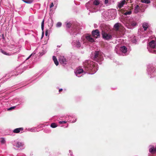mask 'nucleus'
Listing matches in <instances>:
<instances>
[{
  "instance_id": "a19ab883",
  "label": "nucleus",
  "mask_w": 156,
  "mask_h": 156,
  "mask_svg": "<svg viewBox=\"0 0 156 156\" xmlns=\"http://www.w3.org/2000/svg\"><path fill=\"white\" fill-rule=\"evenodd\" d=\"M154 5L155 6V7H156V0H155V2H154Z\"/></svg>"
},
{
  "instance_id": "9d476101",
  "label": "nucleus",
  "mask_w": 156,
  "mask_h": 156,
  "mask_svg": "<svg viewBox=\"0 0 156 156\" xmlns=\"http://www.w3.org/2000/svg\"><path fill=\"white\" fill-rule=\"evenodd\" d=\"M126 2L125 0H123L121 1L119 3L118 5V7L119 9H120L123 6V5H124Z\"/></svg>"
},
{
  "instance_id": "6e6552de",
  "label": "nucleus",
  "mask_w": 156,
  "mask_h": 156,
  "mask_svg": "<svg viewBox=\"0 0 156 156\" xmlns=\"http://www.w3.org/2000/svg\"><path fill=\"white\" fill-rule=\"evenodd\" d=\"M59 61L62 64H66V59L64 57L61 56L59 58Z\"/></svg>"
},
{
  "instance_id": "c85d7f7f",
  "label": "nucleus",
  "mask_w": 156,
  "mask_h": 156,
  "mask_svg": "<svg viewBox=\"0 0 156 156\" xmlns=\"http://www.w3.org/2000/svg\"><path fill=\"white\" fill-rule=\"evenodd\" d=\"M1 142L2 144H4L5 143V140L3 138H1Z\"/></svg>"
},
{
  "instance_id": "0eeeda50",
  "label": "nucleus",
  "mask_w": 156,
  "mask_h": 156,
  "mask_svg": "<svg viewBox=\"0 0 156 156\" xmlns=\"http://www.w3.org/2000/svg\"><path fill=\"white\" fill-rule=\"evenodd\" d=\"M149 45L151 49H154L156 46V42L154 40H152L149 43Z\"/></svg>"
},
{
  "instance_id": "393cba45",
  "label": "nucleus",
  "mask_w": 156,
  "mask_h": 156,
  "mask_svg": "<svg viewBox=\"0 0 156 156\" xmlns=\"http://www.w3.org/2000/svg\"><path fill=\"white\" fill-rule=\"evenodd\" d=\"M1 51L2 52V53L3 54H4L7 55H9V53H6L5 51H4L3 50H2V49H1Z\"/></svg>"
},
{
  "instance_id": "412c9836",
  "label": "nucleus",
  "mask_w": 156,
  "mask_h": 156,
  "mask_svg": "<svg viewBox=\"0 0 156 156\" xmlns=\"http://www.w3.org/2000/svg\"><path fill=\"white\" fill-rule=\"evenodd\" d=\"M22 144L21 142H18L16 143V146L19 148L22 146Z\"/></svg>"
},
{
  "instance_id": "7c9ffc66",
  "label": "nucleus",
  "mask_w": 156,
  "mask_h": 156,
  "mask_svg": "<svg viewBox=\"0 0 156 156\" xmlns=\"http://www.w3.org/2000/svg\"><path fill=\"white\" fill-rule=\"evenodd\" d=\"M59 123L60 124H64L66 123H67V121H60L59 122Z\"/></svg>"
},
{
  "instance_id": "6ab92c4d",
  "label": "nucleus",
  "mask_w": 156,
  "mask_h": 156,
  "mask_svg": "<svg viewBox=\"0 0 156 156\" xmlns=\"http://www.w3.org/2000/svg\"><path fill=\"white\" fill-rule=\"evenodd\" d=\"M33 0H24L23 2L27 4H30L33 2Z\"/></svg>"
},
{
  "instance_id": "423d86ee",
  "label": "nucleus",
  "mask_w": 156,
  "mask_h": 156,
  "mask_svg": "<svg viewBox=\"0 0 156 156\" xmlns=\"http://www.w3.org/2000/svg\"><path fill=\"white\" fill-rule=\"evenodd\" d=\"M100 2L98 0H91L86 4V5H88L89 4L93 3V5H98L100 4Z\"/></svg>"
},
{
  "instance_id": "ea45409f",
  "label": "nucleus",
  "mask_w": 156,
  "mask_h": 156,
  "mask_svg": "<svg viewBox=\"0 0 156 156\" xmlns=\"http://www.w3.org/2000/svg\"><path fill=\"white\" fill-rule=\"evenodd\" d=\"M148 70L149 71H151V72L153 71V70H152V68H151V70L150 69H149V68H148Z\"/></svg>"
},
{
  "instance_id": "f257e3e1",
  "label": "nucleus",
  "mask_w": 156,
  "mask_h": 156,
  "mask_svg": "<svg viewBox=\"0 0 156 156\" xmlns=\"http://www.w3.org/2000/svg\"><path fill=\"white\" fill-rule=\"evenodd\" d=\"M103 59L102 53L100 51H95L94 53V60L97 62H99Z\"/></svg>"
},
{
  "instance_id": "f03ea898",
  "label": "nucleus",
  "mask_w": 156,
  "mask_h": 156,
  "mask_svg": "<svg viewBox=\"0 0 156 156\" xmlns=\"http://www.w3.org/2000/svg\"><path fill=\"white\" fill-rule=\"evenodd\" d=\"M101 34L103 38L105 40L108 41L112 39V38L111 33L107 32L104 30H102Z\"/></svg>"
},
{
  "instance_id": "f3484780",
  "label": "nucleus",
  "mask_w": 156,
  "mask_h": 156,
  "mask_svg": "<svg viewBox=\"0 0 156 156\" xmlns=\"http://www.w3.org/2000/svg\"><path fill=\"white\" fill-rule=\"evenodd\" d=\"M139 6L138 5H136L134 9V12L136 13H137L139 12Z\"/></svg>"
},
{
  "instance_id": "a211bd4d",
  "label": "nucleus",
  "mask_w": 156,
  "mask_h": 156,
  "mask_svg": "<svg viewBox=\"0 0 156 156\" xmlns=\"http://www.w3.org/2000/svg\"><path fill=\"white\" fill-rule=\"evenodd\" d=\"M72 23L70 22L66 23V26L67 28H69L71 27Z\"/></svg>"
},
{
  "instance_id": "cd10ccee",
  "label": "nucleus",
  "mask_w": 156,
  "mask_h": 156,
  "mask_svg": "<svg viewBox=\"0 0 156 156\" xmlns=\"http://www.w3.org/2000/svg\"><path fill=\"white\" fill-rule=\"evenodd\" d=\"M62 23L60 22H58L56 24V27H60L62 26Z\"/></svg>"
},
{
  "instance_id": "2eb2a0df",
  "label": "nucleus",
  "mask_w": 156,
  "mask_h": 156,
  "mask_svg": "<svg viewBox=\"0 0 156 156\" xmlns=\"http://www.w3.org/2000/svg\"><path fill=\"white\" fill-rule=\"evenodd\" d=\"M53 60L56 65L57 66H58V62L55 56H53Z\"/></svg>"
},
{
  "instance_id": "72a5a7b5",
  "label": "nucleus",
  "mask_w": 156,
  "mask_h": 156,
  "mask_svg": "<svg viewBox=\"0 0 156 156\" xmlns=\"http://www.w3.org/2000/svg\"><path fill=\"white\" fill-rule=\"evenodd\" d=\"M53 6H54V5H53V3L52 2L51 4V5H50V8H51L52 7H53Z\"/></svg>"
},
{
  "instance_id": "aec40b11",
  "label": "nucleus",
  "mask_w": 156,
  "mask_h": 156,
  "mask_svg": "<svg viewBox=\"0 0 156 156\" xmlns=\"http://www.w3.org/2000/svg\"><path fill=\"white\" fill-rule=\"evenodd\" d=\"M51 126L53 128H55L57 126V125L55 123H53L51 124Z\"/></svg>"
},
{
  "instance_id": "c756f323",
  "label": "nucleus",
  "mask_w": 156,
  "mask_h": 156,
  "mask_svg": "<svg viewBox=\"0 0 156 156\" xmlns=\"http://www.w3.org/2000/svg\"><path fill=\"white\" fill-rule=\"evenodd\" d=\"M131 25L133 26H135L136 25V22L134 21L132 22L131 23Z\"/></svg>"
},
{
  "instance_id": "37998d69",
  "label": "nucleus",
  "mask_w": 156,
  "mask_h": 156,
  "mask_svg": "<svg viewBox=\"0 0 156 156\" xmlns=\"http://www.w3.org/2000/svg\"><path fill=\"white\" fill-rule=\"evenodd\" d=\"M62 90H63V89H60L59 90V92H61V91H62Z\"/></svg>"
},
{
  "instance_id": "79ce46f5",
  "label": "nucleus",
  "mask_w": 156,
  "mask_h": 156,
  "mask_svg": "<svg viewBox=\"0 0 156 156\" xmlns=\"http://www.w3.org/2000/svg\"><path fill=\"white\" fill-rule=\"evenodd\" d=\"M44 35V31H42V37H43Z\"/></svg>"
},
{
  "instance_id": "f704fd0d",
  "label": "nucleus",
  "mask_w": 156,
  "mask_h": 156,
  "mask_svg": "<svg viewBox=\"0 0 156 156\" xmlns=\"http://www.w3.org/2000/svg\"><path fill=\"white\" fill-rule=\"evenodd\" d=\"M108 2V0H105V4H107Z\"/></svg>"
},
{
  "instance_id": "473e14b6",
  "label": "nucleus",
  "mask_w": 156,
  "mask_h": 156,
  "mask_svg": "<svg viewBox=\"0 0 156 156\" xmlns=\"http://www.w3.org/2000/svg\"><path fill=\"white\" fill-rule=\"evenodd\" d=\"M44 20H43L42 22L41 26H44Z\"/></svg>"
},
{
  "instance_id": "4c0bfd02",
  "label": "nucleus",
  "mask_w": 156,
  "mask_h": 156,
  "mask_svg": "<svg viewBox=\"0 0 156 156\" xmlns=\"http://www.w3.org/2000/svg\"><path fill=\"white\" fill-rule=\"evenodd\" d=\"M32 54H31V55H30L29 56V57L27 59V60H28V59L29 58H30V57H31V56H32Z\"/></svg>"
},
{
  "instance_id": "c9c22d12",
  "label": "nucleus",
  "mask_w": 156,
  "mask_h": 156,
  "mask_svg": "<svg viewBox=\"0 0 156 156\" xmlns=\"http://www.w3.org/2000/svg\"><path fill=\"white\" fill-rule=\"evenodd\" d=\"M48 30H47L46 31H45V35L46 36H47V35H48Z\"/></svg>"
},
{
  "instance_id": "b1692460",
  "label": "nucleus",
  "mask_w": 156,
  "mask_h": 156,
  "mask_svg": "<svg viewBox=\"0 0 156 156\" xmlns=\"http://www.w3.org/2000/svg\"><path fill=\"white\" fill-rule=\"evenodd\" d=\"M76 46L77 47L79 48L81 46V44L79 41H77L76 44Z\"/></svg>"
},
{
  "instance_id": "bb28decb",
  "label": "nucleus",
  "mask_w": 156,
  "mask_h": 156,
  "mask_svg": "<svg viewBox=\"0 0 156 156\" xmlns=\"http://www.w3.org/2000/svg\"><path fill=\"white\" fill-rule=\"evenodd\" d=\"M92 12H95L98 11V9L96 7H93V9H92Z\"/></svg>"
},
{
  "instance_id": "e433bc0d",
  "label": "nucleus",
  "mask_w": 156,
  "mask_h": 156,
  "mask_svg": "<svg viewBox=\"0 0 156 156\" xmlns=\"http://www.w3.org/2000/svg\"><path fill=\"white\" fill-rule=\"evenodd\" d=\"M41 29L42 30V31H44L43 30H44V26H41Z\"/></svg>"
},
{
  "instance_id": "9b49d317",
  "label": "nucleus",
  "mask_w": 156,
  "mask_h": 156,
  "mask_svg": "<svg viewBox=\"0 0 156 156\" xmlns=\"http://www.w3.org/2000/svg\"><path fill=\"white\" fill-rule=\"evenodd\" d=\"M23 128H17L14 129L13 131V132L15 133H18L20 132V131H23Z\"/></svg>"
},
{
  "instance_id": "ddd939ff",
  "label": "nucleus",
  "mask_w": 156,
  "mask_h": 156,
  "mask_svg": "<svg viewBox=\"0 0 156 156\" xmlns=\"http://www.w3.org/2000/svg\"><path fill=\"white\" fill-rule=\"evenodd\" d=\"M149 151L152 154H154L156 151V147H152L149 149Z\"/></svg>"
},
{
  "instance_id": "2f4dec72",
  "label": "nucleus",
  "mask_w": 156,
  "mask_h": 156,
  "mask_svg": "<svg viewBox=\"0 0 156 156\" xmlns=\"http://www.w3.org/2000/svg\"><path fill=\"white\" fill-rule=\"evenodd\" d=\"M15 108V106L11 107L9 109V110H11L14 109Z\"/></svg>"
},
{
  "instance_id": "1a4fd4ad",
  "label": "nucleus",
  "mask_w": 156,
  "mask_h": 156,
  "mask_svg": "<svg viewBox=\"0 0 156 156\" xmlns=\"http://www.w3.org/2000/svg\"><path fill=\"white\" fill-rule=\"evenodd\" d=\"M85 38L89 42H93L94 41V39L91 37V36L90 35H88L86 36Z\"/></svg>"
},
{
  "instance_id": "39448f33",
  "label": "nucleus",
  "mask_w": 156,
  "mask_h": 156,
  "mask_svg": "<svg viewBox=\"0 0 156 156\" xmlns=\"http://www.w3.org/2000/svg\"><path fill=\"white\" fill-rule=\"evenodd\" d=\"M114 27L116 31H119L123 28V27L121 26V25L119 23H116L115 24Z\"/></svg>"
},
{
  "instance_id": "dca6fc26",
  "label": "nucleus",
  "mask_w": 156,
  "mask_h": 156,
  "mask_svg": "<svg viewBox=\"0 0 156 156\" xmlns=\"http://www.w3.org/2000/svg\"><path fill=\"white\" fill-rule=\"evenodd\" d=\"M121 50L123 53H126L127 51V48L125 46L122 47Z\"/></svg>"
},
{
  "instance_id": "a878e982",
  "label": "nucleus",
  "mask_w": 156,
  "mask_h": 156,
  "mask_svg": "<svg viewBox=\"0 0 156 156\" xmlns=\"http://www.w3.org/2000/svg\"><path fill=\"white\" fill-rule=\"evenodd\" d=\"M131 13V11H127L124 13L125 15H130Z\"/></svg>"
},
{
  "instance_id": "f8f14e48",
  "label": "nucleus",
  "mask_w": 156,
  "mask_h": 156,
  "mask_svg": "<svg viewBox=\"0 0 156 156\" xmlns=\"http://www.w3.org/2000/svg\"><path fill=\"white\" fill-rule=\"evenodd\" d=\"M149 26L148 24L146 23H144L143 24L142 27L144 29V31H146L147 28L149 27Z\"/></svg>"
},
{
  "instance_id": "5701e85b",
  "label": "nucleus",
  "mask_w": 156,
  "mask_h": 156,
  "mask_svg": "<svg viewBox=\"0 0 156 156\" xmlns=\"http://www.w3.org/2000/svg\"><path fill=\"white\" fill-rule=\"evenodd\" d=\"M142 2L143 3L147 4L149 3L150 2V0H142Z\"/></svg>"
},
{
  "instance_id": "4468645a",
  "label": "nucleus",
  "mask_w": 156,
  "mask_h": 156,
  "mask_svg": "<svg viewBox=\"0 0 156 156\" xmlns=\"http://www.w3.org/2000/svg\"><path fill=\"white\" fill-rule=\"evenodd\" d=\"M83 72V70L82 69H77L76 71V73L77 76H78V75L82 73Z\"/></svg>"
},
{
  "instance_id": "20e7f679",
  "label": "nucleus",
  "mask_w": 156,
  "mask_h": 156,
  "mask_svg": "<svg viewBox=\"0 0 156 156\" xmlns=\"http://www.w3.org/2000/svg\"><path fill=\"white\" fill-rule=\"evenodd\" d=\"M92 35L94 37L97 38L100 37V32L98 29H96L92 31Z\"/></svg>"
},
{
  "instance_id": "4be33fe9",
  "label": "nucleus",
  "mask_w": 156,
  "mask_h": 156,
  "mask_svg": "<svg viewBox=\"0 0 156 156\" xmlns=\"http://www.w3.org/2000/svg\"><path fill=\"white\" fill-rule=\"evenodd\" d=\"M154 49H151V50L149 49L150 52L154 54H156V50Z\"/></svg>"
},
{
  "instance_id": "58836bf2",
  "label": "nucleus",
  "mask_w": 156,
  "mask_h": 156,
  "mask_svg": "<svg viewBox=\"0 0 156 156\" xmlns=\"http://www.w3.org/2000/svg\"><path fill=\"white\" fill-rule=\"evenodd\" d=\"M32 54H31V55H30L29 56V57L27 59V60H28V59L29 58H30V57H31V56H32Z\"/></svg>"
},
{
  "instance_id": "7ed1b4c3",
  "label": "nucleus",
  "mask_w": 156,
  "mask_h": 156,
  "mask_svg": "<svg viewBox=\"0 0 156 156\" xmlns=\"http://www.w3.org/2000/svg\"><path fill=\"white\" fill-rule=\"evenodd\" d=\"M93 62L90 60H86L83 63V66L85 68L91 69L92 68L93 65Z\"/></svg>"
}]
</instances>
